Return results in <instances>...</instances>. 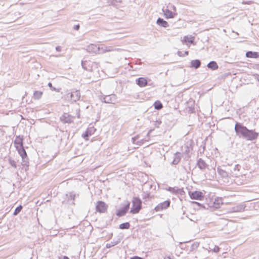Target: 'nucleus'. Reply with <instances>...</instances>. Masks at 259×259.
Listing matches in <instances>:
<instances>
[{"instance_id": "nucleus-1", "label": "nucleus", "mask_w": 259, "mask_h": 259, "mask_svg": "<svg viewBox=\"0 0 259 259\" xmlns=\"http://www.w3.org/2000/svg\"><path fill=\"white\" fill-rule=\"evenodd\" d=\"M236 135L248 141H254L257 139L258 133L254 130H249L239 122H236L234 127Z\"/></svg>"}, {"instance_id": "nucleus-2", "label": "nucleus", "mask_w": 259, "mask_h": 259, "mask_svg": "<svg viewBox=\"0 0 259 259\" xmlns=\"http://www.w3.org/2000/svg\"><path fill=\"white\" fill-rule=\"evenodd\" d=\"M133 207L130 210V212L133 214L137 213L142 208V201L138 197H134L132 201Z\"/></svg>"}, {"instance_id": "nucleus-3", "label": "nucleus", "mask_w": 259, "mask_h": 259, "mask_svg": "<svg viewBox=\"0 0 259 259\" xmlns=\"http://www.w3.org/2000/svg\"><path fill=\"white\" fill-rule=\"evenodd\" d=\"M100 99L105 103L114 104L117 100V97L115 94H111L107 96H101Z\"/></svg>"}, {"instance_id": "nucleus-4", "label": "nucleus", "mask_w": 259, "mask_h": 259, "mask_svg": "<svg viewBox=\"0 0 259 259\" xmlns=\"http://www.w3.org/2000/svg\"><path fill=\"white\" fill-rule=\"evenodd\" d=\"M80 97V92L78 90L72 91L71 93H69L67 95V98H70V100L73 102H76L78 100Z\"/></svg>"}, {"instance_id": "nucleus-5", "label": "nucleus", "mask_w": 259, "mask_h": 259, "mask_svg": "<svg viewBox=\"0 0 259 259\" xmlns=\"http://www.w3.org/2000/svg\"><path fill=\"white\" fill-rule=\"evenodd\" d=\"M96 208L97 211L100 213H104L106 211L108 205L104 202L99 201L97 202Z\"/></svg>"}, {"instance_id": "nucleus-6", "label": "nucleus", "mask_w": 259, "mask_h": 259, "mask_svg": "<svg viewBox=\"0 0 259 259\" xmlns=\"http://www.w3.org/2000/svg\"><path fill=\"white\" fill-rule=\"evenodd\" d=\"M115 50V49L111 46H107L104 45H98V54H103L106 52L114 51Z\"/></svg>"}, {"instance_id": "nucleus-7", "label": "nucleus", "mask_w": 259, "mask_h": 259, "mask_svg": "<svg viewBox=\"0 0 259 259\" xmlns=\"http://www.w3.org/2000/svg\"><path fill=\"white\" fill-rule=\"evenodd\" d=\"M74 118L75 117L74 116L69 114L68 113H65L61 116L60 120L63 123H70L73 122Z\"/></svg>"}, {"instance_id": "nucleus-8", "label": "nucleus", "mask_w": 259, "mask_h": 259, "mask_svg": "<svg viewBox=\"0 0 259 259\" xmlns=\"http://www.w3.org/2000/svg\"><path fill=\"white\" fill-rule=\"evenodd\" d=\"M170 202L169 200H166L162 203L158 204L155 207L156 211H160L168 208L170 205Z\"/></svg>"}, {"instance_id": "nucleus-9", "label": "nucleus", "mask_w": 259, "mask_h": 259, "mask_svg": "<svg viewBox=\"0 0 259 259\" xmlns=\"http://www.w3.org/2000/svg\"><path fill=\"white\" fill-rule=\"evenodd\" d=\"M246 206L243 203L239 204L236 206H233L230 208V212H242L244 210Z\"/></svg>"}, {"instance_id": "nucleus-10", "label": "nucleus", "mask_w": 259, "mask_h": 259, "mask_svg": "<svg viewBox=\"0 0 259 259\" xmlns=\"http://www.w3.org/2000/svg\"><path fill=\"white\" fill-rule=\"evenodd\" d=\"M130 203L127 202L124 206L121 209L118 210L116 213V215L118 217H122L128 211L130 208Z\"/></svg>"}, {"instance_id": "nucleus-11", "label": "nucleus", "mask_w": 259, "mask_h": 259, "mask_svg": "<svg viewBox=\"0 0 259 259\" xmlns=\"http://www.w3.org/2000/svg\"><path fill=\"white\" fill-rule=\"evenodd\" d=\"M87 51L89 53L98 54V46L90 44L87 47Z\"/></svg>"}, {"instance_id": "nucleus-12", "label": "nucleus", "mask_w": 259, "mask_h": 259, "mask_svg": "<svg viewBox=\"0 0 259 259\" xmlns=\"http://www.w3.org/2000/svg\"><path fill=\"white\" fill-rule=\"evenodd\" d=\"M162 11L166 18H172L175 17V14L167 9H163Z\"/></svg>"}, {"instance_id": "nucleus-13", "label": "nucleus", "mask_w": 259, "mask_h": 259, "mask_svg": "<svg viewBox=\"0 0 259 259\" xmlns=\"http://www.w3.org/2000/svg\"><path fill=\"white\" fill-rule=\"evenodd\" d=\"M136 83L140 87H143L147 84V80L144 77H140L136 79Z\"/></svg>"}, {"instance_id": "nucleus-14", "label": "nucleus", "mask_w": 259, "mask_h": 259, "mask_svg": "<svg viewBox=\"0 0 259 259\" xmlns=\"http://www.w3.org/2000/svg\"><path fill=\"white\" fill-rule=\"evenodd\" d=\"M205 192L195 191V200H203L204 199V194Z\"/></svg>"}, {"instance_id": "nucleus-15", "label": "nucleus", "mask_w": 259, "mask_h": 259, "mask_svg": "<svg viewBox=\"0 0 259 259\" xmlns=\"http://www.w3.org/2000/svg\"><path fill=\"white\" fill-rule=\"evenodd\" d=\"M194 40L193 37L186 36L184 37L183 39L182 40V43L183 44H186L187 45H188L189 44H193Z\"/></svg>"}, {"instance_id": "nucleus-16", "label": "nucleus", "mask_w": 259, "mask_h": 259, "mask_svg": "<svg viewBox=\"0 0 259 259\" xmlns=\"http://www.w3.org/2000/svg\"><path fill=\"white\" fill-rule=\"evenodd\" d=\"M197 165L198 167L202 170L205 169L207 167V165L206 162L201 158L198 160Z\"/></svg>"}, {"instance_id": "nucleus-17", "label": "nucleus", "mask_w": 259, "mask_h": 259, "mask_svg": "<svg viewBox=\"0 0 259 259\" xmlns=\"http://www.w3.org/2000/svg\"><path fill=\"white\" fill-rule=\"evenodd\" d=\"M14 144L15 145L16 148H20L23 146V139L21 138L20 136L16 137L15 141Z\"/></svg>"}, {"instance_id": "nucleus-18", "label": "nucleus", "mask_w": 259, "mask_h": 259, "mask_svg": "<svg viewBox=\"0 0 259 259\" xmlns=\"http://www.w3.org/2000/svg\"><path fill=\"white\" fill-rule=\"evenodd\" d=\"M156 22H157V24L158 25H159V26H162L165 28L169 26L168 23L166 21L164 20L163 19L160 18H159L157 20Z\"/></svg>"}, {"instance_id": "nucleus-19", "label": "nucleus", "mask_w": 259, "mask_h": 259, "mask_svg": "<svg viewBox=\"0 0 259 259\" xmlns=\"http://www.w3.org/2000/svg\"><path fill=\"white\" fill-rule=\"evenodd\" d=\"M217 171L219 175L222 178H227L228 177V173L226 171L220 168V167L218 168Z\"/></svg>"}, {"instance_id": "nucleus-20", "label": "nucleus", "mask_w": 259, "mask_h": 259, "mask_svg": "<svg viewBox=\"0 0 259 259\" xmlns=\"http://www.w3.org/2000/svg\"><path fill=\"white\" fill-rule=\"evenodd\" d=\"M246 56L247 58H257L258 55L257 52L248 51L246 53Z\"/></svg>"}, {"instance_id": "nucleus-21", "label": "nucleus", "mask_w": 259, "mask_h": 259, "mask_svg": "<svg viewBox=\"0 0 259 259\" xmlns=\"http://www.w3.org/2000/svg\"><path fill=\"white\" fill-rule=\"evenodd\" d=\"M181 159V153H176L174 155V158L173 161H172V163L173 164H177Z\"/></svg>"}, {"instance_id": "nucleus-22", "label": "nucleus", "mask_w": 259, "mask_h": 259, "mask_svg": "<svg viewBox=\"0 0 259 259\" xmlns=\"http://www.w3.org/2000/svg\"><path fill=\"white\" fill-rule=\"evenodd\" d=\"M208 68L214 70L218 68V65L215 61H211L207 64Z\"/></svg>"}, {"instance_id": "nucleus-23", "label": "nucleus", "mask_w": 259, "mask_h": 259, "mask_svg": "<svg viewBox=\"0 0 259 259\" xmlns=\"http://www.w3.org/2000/svg\"><path fill=\"white\" fill-rule=\"evenodd\" d=\"M195 209H200L201 208L205 209L206 208V206H208V204H204V203H201L195 201Z\"/></svg>"}, {"instance_id": "nucleus-24", "label": "nucleus", "mask_w": 259, "mask_h": 259, "mask_svg": "<svg viewBox=\"0 0 259 259\" xmlns=\"http://www.w3.org/2000/svg\"><path fill=\"white\" fill-rule=\"evenodd\" d=\"M120 240L119 239H118L117 241H111L110 242L106 244V247L109 248L111 247H113V246L118 244L120 242Z\"/></svg>"}, {"instance_id": "nucleus-25", "label": "nucleus", "mask_w": 259, "mask_h": 259, "mask_svg": "<svg viewBox=\"0 0 259 259\" xmlns=\"http://www.w3.org/2000/svg\"><path fill=\"white\" fill-rule=\"evenodd\" d=\"M168 190L170 192H172L173 193H176V194H179L180 193V194H181V193L182 192H183L181 189H178V188H176L169 187Z\"/></svg>"}, {"instance_id": "nucleus-26", "label": "nucleus", "mask_w": 259, "mask_h": 259, "mask_svg": "<svg viewBox=\"0 0 259 259\" xmlns=\"http://www.w3.org/2000/svg\"><path fill=\"white\" fill-rule=\"evenodd\" d=\"M42 92L41 91H35L33 94V98L35 100H39L41 98Z\"/></svg>"}, {"instance_id": "nucleus-27", "label": "nucleus", "mask_w": 259, "mask_h": 259, "mask_svg": "<svg viewBox=\"0 0 259 259\" xmlns=\"http://www.w3.org/2000/svg\"><path fill=\"white\" fill-rule=\"evenodd\" d=\"M130 224L128 222L121 224L119 225V228L120 229H128L130 228Z\"/></svg>"}, {"instance_id": "nucleus-28", "label": "nucleus", "mask_w": 259, "mask_h": 259, "mask_svg": "<svg viewBox=\"0 0 259 259\" xmlns=\"http://www.w3.org/2000/svg\"><path fill=\"white\" fill-rule=\"evenodd\" d=\"M154 105L155 109L156 110H160L163 107L162 103L160 101H156L154 103Z\"/></svg>"}, {"instance_id": "nucleus-29", "label": "nucleus", "mask_w": 259, "mask_h": 259, "mask_svg": "<svg viewBox=\"0 0 259 259\" xmlns=\"http://www.w3.org/2000/svg\"><path fill=\"white\" fill-rule=\"evenodd\" d=\"M220 248L216 245H211L209 246V251H212L214 252H217L219 251Z\"/></svg>"}, {"instance_id": "nucleus-30", "label": "nucleus", "mask_w": 259, "mask_h": 259, "mask_svg": "<svg viewBox=\"0 0 259 259\" xmlns=\"http://www.w3.org/2000/svg\"><path fill=\"white\" fill-rule=\"evenodd\" d=\"M22 206L21 205H19V206L17 207L13 213V214L14 215H17L22 210Z\"/></svg>"}, {"instance_id": "nucleus-31", "label": "nucleus", "mask_w": 259, "mask_h": 259, "mask_svg": "<svg viewBox=\"0 0 259 259\" xmlns=\"http://www.w3.org/2000/svg\"><path fill=\"white\" fill-rule=\"evenodd\" d=\"M22 165L27 166L29 163L28 157L27 156L24 157H22Z\"/></svg>"}, {"instance_id": "nucleus-32", "label": "nucleus", "mask_w": 259, "mask_h": 259, "mask_svg": "<svg viewBox=\"0 0 259 259\" xmlns=\"http://www.w3.org/2000/svg\"><path fill=\"white\" fill-rule=\"evenodd\" d=\"M221 204H222V202H221V200L215 199L214 201V205L216 208L220 207Z\"/></svg>"}, {"instance_id": "nucleus-33", "label": "nucleus", "mask_w": 259, "mask_h": 259, "mask_svg": "<svg viewBox=\"0 0 259 259\" xmlns=\"http://www.w3.org/2000/svg\"><path fill=\"white\" fill-rule=\"evenodd\" d=\"M16 149L18 150L19 154L20 155H21L23 152L25 151L23 146L21 147L20 148L17 147Z\"/></svg>"}, {"instance_id": "nucleus-34", "label": "nucleus", "mask_w": 259, "mask_h": 259, "mask_svg": "<svg viewBox=\"0 0 259 259\" xmlns=\"http://www.w3.org/2000/svg\"><path fill=\"white\" fill-rule=\"evenodd\" d=\"M91 135V133L89 132V130L85 131V133L83 134L82 136L84 138L87 139V138Z\"/></svg>"}, {"instance_id": "nucleus-35", "label": "nucleus", "mask_w": 259, "mask_h": 259, "mask_svg": "<svg viewBox=\"0 0 259 259\" xmlns=\"http://www.w3.org/2000/svg\"><path fill=\"white\" fill-rule=\"evenodd\" d=\"M108 3L110 5H116V3L121 2L120 0H108Z\"/></svg>"}, {"instance_id": "nucleus-36", "label": "nucleus", "mask_w": 259, "mask_h": 259, "mask_svg": "<svg viewBox=\"0 0 259 259\" xmlns=\"http://www.w3.org/2000/svg\"><path fill=\"white\" fill-rule=\"evenodd\" d=\"M201 64L200 60L195 59V69L198 68Z\"/></svg>"}, {"instance_id": "nucleus-37", "label": "nucleus", "mask_w": 259, "mask_h": 259, "mask_svg": "<svg viewBox=\"0 0 259 259\" xmlns=\"http://www.w3.org/2000/svg\"><path fill=\"white\" fill-rule=\"evenodd\" d=\"M149 197V194L148 193H143V194H142V198L143 199L146 200V199L148 198Z\"/></svg>"}, {"instance_id": "nucleus-38", "label": "nucleus", "mask_w": 259, "mask_h": 259, "mask_svg": "<svg viewBox=\"0 0 259 259\" xmlns=\"http://www.w3.org/2000/svg\"><path fill=\"white\" fill-rule=\"evenodd\" d=\"M189 195L192 199H194V192L191 191H188Z\"/></svg>"}, {"instance_id": "nucleus-39", "label": "nucleus", "mask_w": 259, "mask_h": 259, "mask_svg": "<svg viewBox=\"0 0 259 259\" xmlns=\"http://www.w3.org/2000/svg\"><path fill=\"white\" fill-rule=\"evenodd\" d=\"M76 195L73 192H70L69 193V198L72 200H74V198L75 197Z\"/></svg>"}, {"instance_id": "nucleus-40", "label": "nucleus", "mask_w": 259, "mask_h": 259, "mask_svg": "<svg viewBox=\"0 0 259 259\" xmlns=\"http://www.w3.org/2000/svg\"><path fill=\"white\" fill-rule=\"evenodd\" d=\"M139 136L138 135L132 138V140L134 144L136 143V141L139 139Z\"/></svg>"}, {"instance_id": "nucleus-41", "label": "nucleus", "mask_w": 259, "mask_h": 259, "mask_svg": "<svg viewBox=\"0 0 259 259\" xmlns=\"http://www.w3.org/2000/svg\"><path fill=\"white\" fill-rule=\"evenodd\" d=\"M88 63L87 61H82L81 62V65L82 68H83L85 70H88L87 67L85 66L86 64Z\"/></svg>"}, {"instance_id": "nucleus-42", "label": "nucleus", "mask_w": 259, "mask_h": 259, "mask_svg": "<svg viewBox=\"0 0 259 259\" xmlns=\"http://www.w3.org/2000/svg\"><path fill=\"white\" fill-rule=\"evenodd\" d=\"M10 163L11 164V165L12 166H13V167H14L15 168L17 167L16 164V162H15V161L14 160H10Z\"/></svg>"}, {"instance_id": "nucleus-43", "label": "nucleus", "mask_w": 259, "mask_h": 259, "mask_svg": "<svg viewBox=\"0 0 259 259\" xmlns=\"http://www.w3.org/2000/svg\"><path fill=\"white\" fill-rule=\"evenodd\" d=\"M48 86L50 88V89L53 91H56V88H54L52 85V83L51 82H49L48 83Z\"/></svg>"}, {"instance_id": "nucleus-44", "label": "nucleus", "mask_w": 259, "mask_h": 259, "mask_svg": "<svg viewBox=\"0 0 259 259\" xmlns=\"http://www.w3.org/2000/svg\"><path fill=\"white\" fill-rule=\"evenodd\" d=\"M161 123V121H155V123H154V126L156 127H159V125H160V124Z\"/></svg>"}, {"instance_id": "nucleus-45", "label": "nucleus", "mask_w": 259, "mask_h": 259, "mask_svg": "<svg viewBox=\"0 0 259 259\" xmlns=\"http://www.w3.org/2000/svg\"><path fill=\"white\" fill-rule=\"evenodd\" d=\"M80 28V26L79 25H75L73 27L74 29L75 30H78Z\"/></svg>"}, {"instance_id": "nucleus-46", "label": "nucleus", "mask_w": 259, "mask_h": 259, "mask_svg": "<svg viewBox=\"0 0 259 259\" xmlns=\"http://www.w3.org/2000/svg\"><path fill=\"white\" fill-rule=\"evenodd\" d=\"M130 259H144L141 257L138 256H134L132 257H131Z\"/></svg>"}, {"instance_id": "nucleus-47", "label": "nucleus", "mask_w": 259, "mask_h": 259, "mask_svg": "<svg viewBox=\"0 0 259 259\" xmlns=\"http://www.w3.org/2000/svg\"><path fill=\"white\" fill-rule=\"evenodd\" d=\"M177 54L180 57L184 56V54L181 51H178Z\"/></svg>"}, {"instance_id": "nucleus-48", "label": "nucleus", "mask_w": 259, "mask_h": 259, "mask_svg": "<svg viewBox=\"0 0 259 259\" xmlns=\"http://www.w3.org/2000/svg\"><path fill=\"white\" fill-rule=\"evenodd\" d=\"M20 156H21L22 158L24 157H27V155L26 151L24 152H23V154Z\"/></svg>"}, {"instance_id": "nucleus-49", "label": "nucleus", "mask_w": 259, "mask_h": 259, "mask_svg": "<svg viewBox=\"0 0 259 259\" xmlns=\"http://www.w3.org/2000/svg\"><path fill=\"white\" fill-rule=\"evenodd\" d=\"M56 50L58 52H60L61 50V48L60 46H57L56 47Z\"/></svg>"}, {"instance_id": "nucleus-50", "label": "nucleus", "mask_w": 259, "mask_h": 259, "mask_svg": "<svg viewBox=\"0 0 259 259\" xmlns=\"http://www.w3.org/2000/svg\"><path fill=\"white\" fill-rule=\"evenodd\" d=\"M76 111H77V113H76L77 116L78 118H79L80 117L79 109L77 110Z\"/></svg>"}, {"instance_id": "nucleus-51", "label": "nucleus", "mask_w": 259, "mask_h": 259, "mask_svg": "<svg viewBox=\"0 0 259 259\" xmlns=\"http://www.w3.org/2000/svg\"><path fill=\"white\" fill-rule=\"evenodd\" d=\"M238 165H236L235 166V167H234V170L235 171L236 170H237V169L238 170H239V169H238Z\"/></svg>"}, {"instance_id": "nucleus-52", "label": "nucleus", "mask_w": 259, "mask_h": 259, "mask_svg": "<svg viewBox=\"0 0 259 259\" xmlns=\"http://www.w3.org/2000/svg\"><path fill=\"white\" fill-rule=\"evenodd\" d=\"M192 67H194V60H192L191 62Z\"/></svg>"}, {"instance_id": "nucleus-53", "label": "nucleus", "mask_w": 259, "mask_h": 259, "mask_svg": "<svg viewBox=\"0 0 259 259\" xmlns=\"http://www.w3.org/2000/svg\"><path fill=\"white\" fill-rule=\"evenodd\" d=\"M59 259H69L67 256H63L62 257H60Z\"/></svg>"}, {"instance_id": "nucleus-54", "label": "nucleus", "mask_w": 259, "mask_h": 259, "mask_svg": "<svg viewBox=\"0 0 259 259\" xmlns=\"http://www.w3.org/2000/svg\"><path fill=\"white\" fill-rule=\"evenodd\" d=\"M143 140H142L141 141H138L137 144H138V145H141L142 143H143Z\"/></svg>"}, {"instance_id": "nucleus-55", "label": "nucleus", "mask_w": 259, "mask_h": 259, "mask_svg": "<svg viewBox=\"0 0 259 259\" xmlns=\"http://www.w3.org/2000/svg\"><path fill=\"white\" fill-rule=\"evenodd\" d=\"M255 79L259 82V75H256Z\"/></svg>"}, {"instance_id": "nucleus-56", "label": "nucleus", "mask_w": 259, "mask_h": 259, "mask_svg": "<svg viewBox=\"0 0 259 259\" xmlns=\"http://www.w3.org/2000/svg\"><path fill=\"white\" fill-rule=\"evenodd\" d=\"M189 111H190V113H193V109H192L191 108H190V109H189Z\"/></svg>"}, {"instance_id": "nucleus-57", "label": "nucleus", "mask_w": 259, "mask_h": 259, "mask_svg": "<svg viewBox=\"0 0 259 259\" xmlns=\"http://www.w3.org/2000/svg\"><path fill=\"white\" fill-rule=\"evenodd\" d=\"M188 54V51H185L184 54V55L185 56V55H187Z\"/></svg>"}, {"instance_id": "nucleus-58", "label": "nucleus", "mask_w": 259, "mask_h": 259, "mask_svg": "<svg viewBox=\"0 0 259 259\" xmlns=\"http://www.w3.org/2000/svg\"><path fill=\"white\" fill-rule=\"evenodd\" d=\"M164 259H171L169 256H166L164 258Z\"/></svg>"}, {"instance_id": "nucleus-59", "label": "nucleus", "mask_w": 259, "mask_h": 259, "mask_svg": "<svg viewBox=\"0 0 259 259\" xmlns=\"http://www.w3.org/2000/svg\"><path fill=\"white\" fill-rule=\"evenodd\" d=\"M149 133H150V132H149L148 133V134H147V135H148V136L149 135Z\"/></svg>"}, {"instance_id": "nucleus-60", "label": "nucleus", "mask_w": 259, "mask_h": 259, "mask_svg": "<svg viewBox=\"0 0 259 259\" xmlns=\"http://www.w3.org/2000/svg\"><path fill=\"white\" fill-rule=\"evenodd\" d=\"M192 203H194V201H192L191 202Z\"/></svg>"}]
</instances>
